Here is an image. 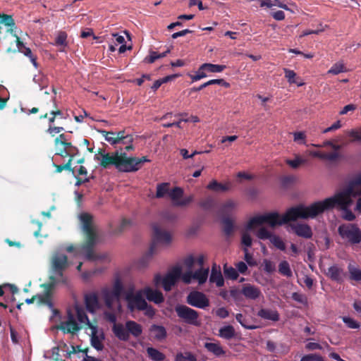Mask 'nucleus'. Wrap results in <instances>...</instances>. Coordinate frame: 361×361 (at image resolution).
Segmentation results:
<instances>
[{"mask_svg":"<svg viewBox=\"0 0 361 361\" xmlns=\"http://www.w3.org/2000/svg\"><path fill=\"white\" fill-rule=\"evenodd\" d=\"M187 302L190 305L204 309L209 305V301L207 296L199 291L190 292L187 296Z\"/></svg>","mask_w":361,"mask_h":361,"instance_id":"9d476101","label":"nucleus"},{"mask_svg":"<svg viewBox=\"0 0 361 361\" xmlns=\"http://www.w3.org/2000/svg\"><path fill=\"white\" fill-rule=\"evenodd\" d=\"M293 232L298 236L304 238H311L312 231L310 226L304 224H297L290 226Z\"/></svg>","mask_w":361,"mask_h":361,"instance_id":"6ab92c4d","label":"nucleus"},{"mask_svg":"<svg viewBox=\"0 0 361 361\" xmlns=\"http://www.w3.org/2000/svg\"><path fill=\"white\" fill-rule=\"evenodd\" d=\"M68 35L64 31H59L55 38L54 45L60 47L61 51H64L65 49L68 47L67 42Z\"/></svg>","mask_w":361,"mask_h":361,"instance_id":"c756f323","label":"nucleus"},{"mask_svg":"<svg viewBox=\"0 0 361 361\" xmlns=\"http://www.w3.org/2000/svg\"><path fill=\"white\" fill-rule=\"evenodd\" d=\"M143 295H145L146 298L150 301L154 302L156 304H159L164 302L163 294L157 290H153L149 287H146L142 290Z\"/></svg>","mask_w":361,"mask_h":361,"instance_id":"a211bd4d","label":"nucleus"},{"mask_svg":"<svg viewBox=\"0 0 361 361\" xmlns=\"http://www.w3.org/2000/svg\"><path fill=\"white\" fill-rule=\"evenodd\" d=\"M224 275L226 279L235 280L238 277V271L232 267H227L226 265L224 267Z\"/></svg>","mask_w":361,"mask_h":361,"instance_id":"5fc2aeb1","label":"nucleus"},{"mask_svg":"<svg viewBox=\"0 0 361 361\" xmlns=\"http://www.w3.org/2000/svg\"><path fill=\"white\" fill-rule=\"evenodd\" d=\"M361 195V188H353L350 183L341 192L336 193L334 196L328 197L327 200L332 209L338 207L340 209L350 207L353 204V197Z\"/></svg>","mask_w":361,"mask_h":361,"instance_id":"7ed1b4c3","label":"nucleus"},{"mask_svg":"<svg viewBox=\"0 0 361 361\" xmlns=\"http://www.w3.org/2000/svg\"><path fill=\"white\" fill-rule=\"evenodd\" d=\"M157 59H159V53L154 51H150L149 55L145 58L144 62L153 63Z\"/></svg>","mask_w":361,"mask_h":361,"instance_id":"774afa93","label":"nucleus"},{"mask_svg":"<svg viewBox=\"0 0 361 361\" xmlns=\"http://www.w3.org/2000/svg\"><path fill=\"white\" fill-rule=\"evenodd\" d=\"M204 346L209 352L216 357H220L226 354L225 350L219 343H205Z\"/></svg>","mask_w":361,"mask_h":361,"instance_id":"c85d7f7f","label":"nucleus"},{"mask_svg":"<svg viewBox=\"0 0 361 361\" xmlns=\"http://www.w3.org/2000/svg\"><path fill=\"white\" fill-rule=\"evenodd\" d=\"M269 241L274 246H275L279 250L281 251H284L286 250L285 243L279 236L273 235L269 239Z\"/></svg>","mask_w":361,"mask_h":361,"instance_id":"603ef678","label":"nucleus"},{"mask_svg":"<svg viewBox=\"0 0 361 361\" xmlns=\"http://www.w3.org/2000/svg\"><path fill=\"white\" fill-rule=\"evenodd\" d=\"M240 293L245 297V298L252 300L258 299L262 295L260 289L250 283L243 284L242 286Z\"/></svg>","mask_w":361,"mask_h":361,"instance_id":"dca6fc26","label":"nucleus"},{"mask_svg":"<svg viewBox=\"0 0 361 361\" xmlns=\"http://www.w3.org/2000/svg\"><path fill=\"white\" fill-rule=\"evenodd\" d=\"M209 274V269H202L195 271L193 273V279L198 281L200 284H203L206 282Z\"/></svg>","mask_w":361,"mask_h":361,"instance_id":"58836bf2","label":"nucleus"},{"mask_svg":"<svg viewBox=\"0 0 361 361\" xmlns=\"http://www.w3.org/2000/svg\"><path fill=\"white\" fill-rule=\"evenodd\" d=\"M112 331L115 336L120 341H128L129 340V334L126 325L121 323L115 324L112 326Z\"/></svg>","mask_w":361,"mask_h":361,"instance_id":"4be33fe9","label":"nucleus"},{"mask_svg":"<svg viewBox=\"0 0 361 361\" xmlns=\"http://www.w3.org/2000/svg\"><path fill=\"white\" fill-rule=\"evenodd\" d=\"M94 160L99 161V165L104 169L114 166L118 171L126 173V152L116 150L111 153H106L99 149L98 154L94 155Z\"/></svg>","mask_w":361,"mask_h":361,"instance_id":"f03ea898","label":"nucleus"},{"mask_svg":"<svg viewBox=\"0 0 361 361\" xmlns=\"http://www.w3.org/2000/svg\"><path fill=\"white\" fill-rule=\"evenodd\" d=\"M286 164L290 166L293 169H297L299 166L303 163H305V160L302 159L299 157H297L295 159H287L286 161Z\"/></svg>","mask_w":361,"mask_h":361,"instance_id":"69168bd1","label":"nucleus"},{"mask_svg":"<svg viewBox=\"0 0 361 361\" xmlns=\"http://www.w3.org/2000/svg\"><path fill=\"white\" fill-rule=\"evenodd\" d=\"M236 320L240 324V325L246 329H255L257 328L255 325H249L247 323V319L243 317V315L240 313H238L235 315Z\"/></svg>","mask_w":361,"mask_h":361,"instance_id":"13d9d810","label":"nucleus"},{"mask_svg":"<svg viewBox=\"0 0 361 361\" xmlns=\"http://www.w3.org/2000/svg\"><path fill=\"white\" fill-rule=\"evenodd\" d=\"M80 219L82 223V231L86 235L85 241L81 245V252L90 261H96L104 258L102 256L96 254L94 251L97 236L92 225V215L88 213H82L80 216Z\"/></svg>","mask_w":361,"mask_h":361,"instance_id":"f257e3e1","label":"nucleus"},{"mask_svg":"<svg viewBox=\"0 0 361 361\" xmlns=\"http://www.w3.org/2000/svg\"><path fill=\"white\" fill-rule=\"evenodd\" d=\"M175 311L177 316L185 323L195 326L200 325L199 313L196 310L184 305H178L175 307Z\"/></svg>","mask_w":361,"mask_h":361,"instance_id":"6e6552de","label":"nucleus"},{"mask_svg":"<svg viewBox=\"0 0 361 361\" xmlns=\"http://www.w3.org/2000/svg\"><path fill=\"white\" fill-rule=\"evenodd\" d=\"M219 336L224 339L230 340L235 336V329L231 325L224 326L219 329Z\"/></svg>","mask_w":361,"mask_h":361,"instance_id":"f704fd0d","label":"nucleus"},{"mask_svg":"<svg viewBox=\"0 0 361 361\" xmlns=\"http://www.w3.org/2000/svg\"><path fill=\"white\" fill-rule=\"evenodd\" d=\"M207 188L208 190L215 192H225L228 190L230 189V187L228 184H222L221 183L217 182L215 180H213L207 185Z\"/></svg>","mask_w":361,"mask_h":361,"instance_id":"e433bc0d","label":"nucleus"},{"mask_svg":"<svg viewBox=\"0 0 361 361\" xmlns=\"http://www.w3.org/2000/svg\"><path fill=\"white\" fill-rule=\"evenodd\" d=\"M149 331L154 334V338L157 341H161L166 338V330L163 326L152 324L150 326Z\"/></svg>","mask_w":361,"mask_h":361,"instance_id":"a878e982","label":"nucleus"},{"mask_svg":"<svg viewBox=\"0 0 361 361\" xmlns=\"http://www.w3.org/2000/svg\"><path fill=\"white\" fill-rule=\"evenodd\" d=\"M223 231L225 235L229 236L233 231V222L228 216L224 217L222 219Z\"/></svg>","mask_w":361,"mask_h":361,"instance_id":"79ce46f5","label":"nucleus"},{"mask_svg":"<svg viewBox=\"0 0 361 361\" xmlns=\"http://www.w3.org/2000/svg\"><path fill=\"white\" fill-rule=\"evenodd\" d=\"M75 312L77 314L78 320L80 322V323L85 324V326H87L90 329L91 326H94L89 320V318L85 311V310L78 306H75Z\"/></svg>","mask_w":361,"mask_h":361,"instance_id":"2f4dec72","label":"nucleus"},{"mask_svg":"<svg viewBox=\"0 0 361 361\" xmlns=\"http://www.w3.org/2000/svg\"><path fill=\"white\" fill-rule=\"evenodd\" d=\"M300 361H324V359L317 354H308L302 356Z\"/></svg>","mask_w":361,"mask_h":361,"instance_id":"0e129e2a","label":"nucleus"},{"mask_svg":"<svg viewBox=\"0 0 361 361\" xmlns=\"http://www.w3.org/2000/svg\"><path fill=\"white\" fill-rule=\"evenodd\" d=\"M326 275L334 281L341 283L344 275L343 269L338 265H333L328 269Z\"/></svg>","mask_w":361,"mask_h":361,"instance_id":"b1692460","label":"nucleus"},{"mask_svg":"<svg viewBox=\"0 0 361 361\" xmlns=\"http://www.w3.org/2000/svg\"><path fill=\"white\" fill-rule=\"evenodd\" d=\"M63 271H61V274L60 272H53L54 275L49 276V281L48 283L54 282V287L59 283L68 285V278L63 274Z\"/></svg>","mask_w":361,"mask_h":361,"instance_id":"473e14b6","label":"nucleus"},{"mask_svg":"<svg viewBox=\"0 0 361 361\" xmlns=\"http://www.w3.org/2000/svg\"><path fill=\"white\" fill-rule=\"evenodd\" d=\"M153 242L152 243L148 252L140 259V265L145 267L151 260L155 252L157 243L169 244L171 241V234L164 230H162L157 223L153 224Z\"/></svg>","mask_w":361,"mask_h":361,"instance_id":"20e7f679","label":"nucleus"},{"mask_svg":"<svg viewBox=\"0 0 361 361\" xmlns=\"http://www.w3.org/2000/svg\"><path fill=\"white\" fill-rule=\"evenodd\" d=\"M272 235L273 234L264 227L259 228L257 233V236L261 240H269Z\"/></svg>","mask_w":361,"mask_h":361,"instance_id":"bf43d9fd","label":"nucleus"},{"mask_svg":"<svg viewBox=\"0 0 361 361\" xmlns=\"http://www.w3.org/2000/svg\"><path fill=\"white\" fill-rule=\"evenodd\" d=\"M343 322L347 325V326L350 329H358L360 327V324L355 321V319L348 317H343Z\"/></svg>","mask_w":361,"mask_h":361,"instance_id":"052dcab7","label":"nucleus"},{"mask_svg":"<svg viewBox=\"0 0 361 361\" xmlns=\"http://www.w3.org/2000/svg\"><path fill=\"white\" fill-rule=\"evenodd\" d=\"M116 140H118V144L122 142L123 144L126 143H133L134 138L132 135H126L125 130H120L116 133Z\"/></svg>","mask_w":361,"mask_h":361,"instance_id":"a18cd8bd","label":"nucleus"},{"mask_svg":"<svg viewBox=\"0 0 361 361\" xmlns=\"http://www.w3.org/2000/svg\"><path fill=\"white\" fill-rule=\"evenodd\" d=\"M263 269L265 272L271 274L275 271L276 267L273 262L269 259H264Z\"/></svg>","mask_w":361,"mask_h":361,"instance_id":"680f3d73","label":"nucleus"},{"mask_svg":"<svg viewBox=\"0 0 361 361\" xmlns=\"http://www.w3.org/2000/svg\"><path fill=\"white\" fill-rule=\"evenodd\" d=\"M338 233L342 239L350 244L361 243V230L355 224H343L338 228Z\"/></svg>","mask_w":361,"mask_h":361,"instance_id":"423d86ee","label":"nucleus"},{"mask_svg":"<svg viewBox=\"0 0 361 361\" xmlns=\"http://www.w3.org/2000/svg\"><path fill=\"white\" fill-rule=\"evenodd\" d=\"M226 66L225 65L212 64L205 63L202 64V68H206L207 72L210 73H221L225 70Z\"/></svg>","mask_w":361,"mask_h":361,"instance_id":"de8ad7c7","label":"nucleus"},{"mask_svg":"<svg viewBox=\"0 0 361 361\" xmlns=\"http://www.w3.org/2000/svg\"><path fill=\"white\" fill-rule=\"evenodd\" d=\"M214 200L212 197H208L200 202V206L206 211L211 210L214 207Z\"/></svg>","mask_w":361,"mask_h":361,"instance_id":"6e6d98bb","label":"nucleus"},{"mask_svg":"<svg viewBox=\"0 0 361 361\" xmlns=\"http://www.w3.org/2000/svg\"><path fill=\"white\" fill-rule=\"evenodd\" d=\"M257 315L262 319L277 322L279 319V314L277 311L268 309H261Z\"/></svg>","mask_w":361,"mask_h":361,"instance_id":"cd10ccee","label":"nucleus"},{"mask_svg":"<svg viewBox=\"0 0 361 361\" xmlns=\"http://www.w3.org/2000/svg\"><path fill=\"white\" fill-rule=\"evenodd\" d=\"M180 276L181 268L180 267H175L164 278L159 274H157L154 278V283L156 286L161 283L163 288L166 291H169L176 283Z\"/></svg>","mask_w":361,"mask_h":361,"instance_id":"0eeeda50","label":"nucleus"},{"mask_svg":"<svg viewBox=\"0 0 361 361\" xmlns=\"http://www.w3.org/2000/svg\"><path fill=\"white\" fill-rule=\"evenodd\" d=\"M68 267V257L61 253H56L51 258L52 272L64 271Z\"/></svg>","mask_w":361,"mask_h":361,"instance_id":"ddd939ff","label":"nucleus"},{"mask_svg":"<svg viewBox=\"0 0 361 361\" xmlns=\"http://www.w3.org/2000/svg\"><path fill=\"white\" fill-rule=\"evenodd\" d=\"M113 295H116L118 298H120L122 293H123V286L120 279H116L113 285V288L110 290Z\"/></svg>","mask_w":361,"mask_h":361,"instance_id":"3c124183","label":"nucleus"},{"mask_svg":"<svg viewBox=\"0 0 361 361\" xmlns=\"http://www.w3.org/2000/svg\"><path fill=\"white\" fill-rule=\"evenodd\" d=\"M150 160L147 157L141 158L128 157L126 154V173L135 172L140 170L142 164L145 162H149Z\"/></svg>","mask_w":361,"mask_h":361,"instance_id":"4468645a","label":"nucleus"},{"mask_svg":"<svg viewBox=\"0 0 361 361\" xmlns=\"http://www.w3.org/2000/svg\"><path fill=\"white\" fill-rule=\"evenodd\" d=\"M283 71L285 73V78L288 80L289 83L296 84L298 87L304 85V83H298V80H296V73L294 71L285 68H283Z\"/></svg>","mask_w":361,"mask_h":361,"instance_id":"09e8293b","label":"nucleus"},{"mask_svg":"<svg viewBox=\"0 0 361 361\" xmlns=\"http://www.w3.org/2000/svg\"><path fill=\"white\" fill-rule=\"evenodd\" d=\"M237 203L233 200H228L221 207L220 212L223 215H229L235 208Z\"/></svg>","mask_w":361,"mask_h":361,"instance_id":"4c0bfd02","label":"nucleus"},{"mask_svg":"<svg viewBox=\"0 0 361 361\" xmlns=\"http://www.w3.org/2000/svg\"><path fill=\"white\" fill-rule=\"evenodd\" d=\"M209 281L211 283H215L217 287H221L224 285V279L221 272L220 267L216 264H214L212 267Z\"/></svg>","mask_w":361,"mask_h":361,"instance_id":"5701e85b","label":"nucleus"},{"mask_svg":"<svg viewBox=\"0 0 361 361\" xmlns=\"http://www.w3.org/2000/svg\"><path fill=\"white\" fill-rule=\"evenodd\" d=\"M102 295L106 307L109 310L113 308L114 301L119 300V298L113 295V293L107 288L102 289Z\"/></svg>","mask_w":361,"mask_h":361,"instance_id":"bb28decb","label":"nucleus"},{"mask_svg":"<svg viewBox=\"0 0 361 361\" xmlns=\"http://www.w3.org/2000/svg\"><path fill=\"white\" fill-rule=\"evenodd\" d=\"M279 272L284 276L291 277L293 276L292 271L290 267L289 263L284 260L279 263Z\"/></svg>","mask_w":361,"mask_h":361,"instance_id":"c03bdc74","label":"nucleus"},{"mask_svg":"<svg viewBox=\"0 0 361 361\" xmlns=\"http://www.w3.org/2000/svg\"><path fill=\"white\" fill-rule=\"evenodd\" d=\"M206 85L207 86H209L212 85H219L226 88H228L231 86L230 83L225 81L224 79H212L206 82Z\"/></svg>","mask_w":361,"mask_h":361,"instance_id":"e2e57ef3","label":"nucleus"},{"mask_svg":"<svg viewBox=\"0 0 361 361\" xmlns=\"http://www.w3.org/2000/svg\"><path fill=\"white\" fill-rule=\"evenodd\" d=\"M346 71V68L344 64L341 62L334 63L331 68L329 70L328 73L333 75H338L341 73Z\"/></svg>","mask_w":361,"mask_h":361,"instance_id":"864d4df0","label":"nucleus"},{"mask_svg":"<svg viewBox=\"0 0 361 361\" xmlns=\"http://www.w3.org/2000/svg\"><path fill=\"white\" fill-rule=\"evenodd\" d=\"M349 278L352 281H361V269L350 264L348 266Z\"/></svg>","mask_w":361,"mask_h":361,"instance_id":"a19ab883","label":"nucleus"},{"mask_svg":"<svg viewBox=\"0 0 361 361\" xmlns=\"http://www.w3.org/2000/svg\"><path fill=\"white\" fill-rule=\"evenodd\" d=\"M183 195V190L179 187L173 188L171 191H169V197L173 201V205L175 207H185L193 201V195H190L183 200H180Z\"/></svg>","mask_w":361,"mask_h":361,"instance_id":"9b49d317","label":"nucleus"},{"mask_svg":"<svg viewBox=\"0 0 361 361\" xmlns=\"http://www.w3.org/2000/svg\"><path fill=\"white\" fill-rule=\"evenodd\" d=\"M330 209L327 198L322 201L315 202L307 207L305 206L307 219L315 218L317 215Z\"/></svg>","mask_w":361,"mask_h":361,"instance_id":"1a4fd4ad","label":"nucleus"},{"mask_svg":"<svg viewBox=\"0 0 361 361\" xmlns=\"http://www.w3.org/2000/svg\"><path fill=\"white\" fill-rule=\"evenodd\" d=\"M252 240L249 233L247 232H244L242 233L241 236V243L244 246H245V248H247L252 245Z\"/></svg>","mask_w":361,"mask_h":361,"instance_id":"338daca9","label":"nucleus"},{"mask_svg":"<svg viewBox=\"0 0 361 361\" xmlns=\"http://www.w3.org/2000/svg\"><path fill=\"white\" fill-rule=\"evenodd\" d=\"M175 361H197V357L191 352H180L176 354L175 357Z\"/></svg>","mask_w":361,"mask_h":361,"instance_id":"37998d69","label":"nucleus"},{"mask_svg":"<svg viewBox=\"0 0 361 361\" xmlns=\"http://www.w3.org/2000/svg\"><path fill=\"white\" fill-rule=\"evenodd\" d=\"M267 224L271 227L284 224L282 216L278 212H270L263 215H258L251 218L246 225V230H252L255 226Z\"/></svg>","mask_w":361,"mask_h":361,"instance_id":"39448f33","label":"nucleus"},{"mask_svg":"<svg viewBox=\"0 0 361 361\" xmlns=\"http://www.w3.org/2000/svg\"><path fill=\"white\" fill-rule=\"evenodd\" d=\"M126 327L128 329L129 335L132 334L135 338L139 337L142 333V326L135 321H127L126 322Z\"/></svg>","mask_w":361,"mask_h":361,"instance_id":"393cba45","label":"nucleus"},{"mask_svg":"<svg viewBox=\"0 0 361 361\" xmlns=\"http://www.w3.org/2000/svg\"><path fill=\"white\" fill-rule=\"evenodd\" d=\"M314 156L322 159L335 161L339 157V154L336 152L324 153V152H315Z\"/></svg>","mask_w":361,"mask_h":361,"instance_id":"8fccbe9b","label":"nucleus"},{"mask_svg":"<svg viewBox=\"0 0 361 361\" xmlns=\"http://www.w3.org/2000/svg\"><path fill=\"white\" fill-rule=\"evenodd\" d=\"M100 133L104 137L105 140L107 141L111 145H116L118 144V140H116V132L106 131L102 130L99 131Z\"/></svg>","mask_w":361,"mask_h":361,"instance_id":"49530a36","label":"nucleus"},{"mask_svg":"<svg viewBox=\"0 0 361 361\" xmlns=\"http://www.w3.org/2000/svg\"><path fill=\"white\" fill-rule=\"evenodd\" d=\"M0 24H4L8 27L7 31L13 34L16 28L15 21L11 15L0 13Z\"/></svg>","mask_w":361,"mask_h":361,"instance_id":"7c9ffc66","label":"nucleus"},{"mask_svg":"<svg viewBox=\"0 0 361 361\" xmlns=\"http://www.w3.org/2000/svg\"><path fill=\"white\" fill-rule=\"evenodd\" d=\"M146 351L152 361H164L166 359V355L163 353L153 347H148Z\"/></svg>","mask_w":361,"mask_h":361,"instance_id":"c9c22d12","label":"nucleus"},{"mask_svg":"<svg viewBox=\"0 0 361 361\" xmlns=\"http://www.w3.org/2000/svg\"><path fill=\"white\" fill-rule=\"evenodd\" d=\"M85 304L87 310L90 313H94L99 309L100 305L98 295L96 293H90L85 295Z\"/></svg>","mask_w":361,"mask_h":361,"instance_id":"f3484780","label":"nucleus"},{"mask_svg":"<svg viewBox=\"0 0 361 361\" xmlns=\"http://www.w3.org/2000/svg\"><path fill=\"white\" fill-rule=\"evenodd\" d=\"M92 335H91V345L97 350H102L104 345L99 336L97 335V326H91Z\"/></svg>","mask_w":361,"mask_h":361,"instance_id":"72a5a7b5","label":"nucleus"},{"mask_svg":"<svg viewBox=\"0 0 361 361\" xmlns=\"http://www.w3.org/2000/svg\"><path fill=\"white\" fill-rule=\"evenodd\" d=\"M169 186L170 184L169 183H162L157 184V192L155 195L156 198H162L166 195H169Z\"/></svg>","mask_w":361,"mask_h":361,"instance_id":"ea45409f","label":"nucleus"},{"mask_svg":"<svg viewBox=\"0 0 361 361\" xmlns=\"http://www.w3.org/2000/svg\"><path fill=\"white\" fill-rule=\"evenodd\" d=\"M298 219H307L305 206L302 204H299L288 209L285 214L282 216V221L284 224Z\"/></svg>","mask_w":361,"mask_h":361,"instance_id":"f8f14e48","label":"nucleus"},{"mask_svg":"<svg viewBox=\"0 0 361 361\" xmlns=\"http://www.w3.org/2000/svg\"><path fill=\"white\" fill-rule=\"evenodd\" d=\"M205 71H207V69L202 68V64L195 75H190L192 82H196L202 78H206L207 74H206Z\"/></svg>","mask_w":361,"mask_h":361,"instance_id":"4d7b16f0","label":"nucleus"},{"mask_svg":"<svg viewBox=\"0 0 361 361\" xmlns=\"http://www.w3.org/2000/svg\"><path fill=\"white\" fill-rule=\"evenodd\" d=\"M143 293L140 290L135 293L133 299L128 302V307L130 309L136 308L138 310H144L147 307V302L142 298Z\"/></svg>","mask_w":361,"mask_h":361,"instance_id":"412c9836","label":"nucleus"},{"mask_svg":"<svg viewBox=\"0 0 361 361\" xmlns=\"http://www.w3.org/2000/svg\"><path fill=\"white\" fill-rule=\"evenodd\" d=\"M59 328L64 333L75 334L81 327L75 321L74 315L69 311L68 312L67 320L61 322Z\"/></svg>","mask_w":361,"mask_h":361,"instance_id":"2eb2a0df","label":"nucleus"},{"mask_svg":"<svg viewBox=\"0 0 361 361\" xmlns=\"http://www.w3.org/2000/svg\"><path fill=\"white\" fill-rule=\"evenodd\" d=\"M41 286L44 288L45 291L43 295H37V299L39 300V302L47 304L49 306H51L52 303L51 297L52 290L54 288V282L46 283L42 284Z\"/></svg>","mask_w":361,"mask_h":361,"instance_id":"aec40b11","label":"nucleus"}]
</instances>
